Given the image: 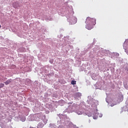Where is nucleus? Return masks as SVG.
Segmentation results:
<instances>
[{
    "instance_id": "f257e3e1",
    "label": "nucleus",
    "mask_w": 128,
    "mask_h": 128,
    "mask_svg": "<svg viewBox=\"0 0 128 128\" xmlns=\"http://www.w3.org/2000/svg\"><path fill=\"white\" fill-rule=\"evenodd\" d=\"M96 20L95 18L88 17L86 21V28L87 30H90L94 28V26H96Z\"/></svg>"
},
{
    "instance_id": "f03ea898",
    "label": "nucleus",
    "mask_w": 128,
    "mask_h": 128,
    "mask_svg": "<svg viewBox=\"0 0 128 128\" xmlns=\"http://www.w3.org/2000/svg\"><path fill=\"white\" fill-rule=\"evenodd\" d=\"M13 6L14 8H18V6H20V2H15L13 4Z\"/></svg>"
},
{
    "instance_id": "7ed1b4c3",
    "label": "nucleus",
    "mask_w": 128,
    "mask_h": 128,
    "mask_svg": "<svg viewBox=\"0 0 128 128\" xmlns=\"http://www.w3.org/2000/svg\"><path fill=\"white\" fill-rule=\"evenodd\" d=\"M43 127H44V124L42 122H40L37 126L38 128H42Z\"/></svg>"
},
{
    "instance_id": "20e7f679",
    "label": "nucleus",
    "mask_w": 128,
    "mask_h": 128,
    "mask_svg": "<svg viewBox=\"0 0 128 128\" xmlns=\"http://www.w3.org/2000/svg\"><path fill=\"white\" fill-rule=\"evenodd\" d=\"M12 82V80H7L6 82H4L5 84L8 85V84H10V83Z\"/></svg>"
},
{
    "instance_id": "39448f33",
    "label": "nucleus",
    "mask_w": 128,
    "mask_h": 128,
    "mask_svg": "<svg viewBox=\"0 0 128 128\" xmlns=\"http://www.w3.org/2000/svg\"><path fill=\"white\" fill-rule=\"evenodd\" d=\"M128 44V40H126L124 42V46H126V44Z\"/></svg>"
},
{
    "instance_id": "423d86ee",
    "label": "nucleus",
    "mask_w": 128,
    "mask_h": 128,
    "mask_svg": "<svg viewBox=\"0 0 128 128\" xmlns=\"http://www.w3.org/2000/svg\"><path fill=\"white\" fill-rule=\"evenodd\" d=\"M4 84H0V88H4Z\"/></svg>"
},
{
    "instance_id": "0eeeda50",
    "label": "nucleus",
    "mask_w": 128,
    "mask_h": 128,
    "mask_svg": "<svg viewBox=\"0 0 128 128\" xmlns=\"http://www.w3.org/2000/svg\"><path fill=\"white\" fill-rule=\"evenodd\" d=\"M71 84H76V81L72 80Z\"/></svg>"
},
{
    "instance_id": "6e6552de",
    "label": "nucleus",
    "mask_w": 128,
    "mask_h": 128,
    "mask_svg": "<svg viewBox=\"0 0 128 128\" xmlns=\"http://www.w3.org/2000/svg\"><path fill=\"white\" fill-rule=\"evenodd\" d=\"M77 94H78V96H82V94H80V93L78 92V93H77Z\"/></svg>"
},
{
    "instance_id": "1a4fd4ad",
    "label": "nucleus",
    "mask_w": 128,
    "mask_h": 128,
    "mask_svg": "<svg viewBox=\"0 0 128 128\" xmlns=\"http://www.w3.org/2000/svg\"><path fill=\"white\" fill-rule=\"evenodd\" d=\"M125 52H126V49H125Z\"/></svg>"
},
{
    "instance_id": "9d476101",
    "label": "nucleus",
    "mask_w": 128,
    "mask_h": 128,
    "mask_svg": "<svg viewBox=\"0 0 128 128\" xmlns=\"http://www.w3.org/2000/svg\"><path fill=\"white\" fill-rule=\"evenodd\" d=\"M75 22H76V20L75 21Z\"/></svg>"
},
{
    "instance_id": "9b49d317",
    "label": "nucleus",
    "mask_w": 128,
    "mask_h": 128,
    "mask_svg": "<svg viewBox=\"0 0 128 128\" xmlns=\"http://www.w3.org/2000/svg\"><path fill=\"white\" fill-rule=\"evenodd\" d=\"M0 28H1V26H0Z\"/></svg>"
},
{
    "instance_id": "f8f14e48",
    "label": "nucleus",
    "mask_w": 128,
    "mask_h": 128,
    "mask_svg": "<svg viewBox=\"0 0 128 128\" xmlns=\"http://www.w3.org/2000/svg\"><path fill=\"white\" fill-rule=\"evenodd\" d=\"M127 54H128V52L127 53Z\"/></svg>"
}]
</instances>
